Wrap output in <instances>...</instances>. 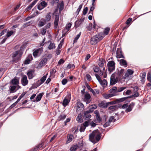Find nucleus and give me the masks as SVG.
Listing matches in <instances>:
<instances>
[{
	"instance_id": "f257e3e1",
	"label": "nucleus",
	"mask_w": 151,
	"mask_h": 151,
	"mask_svg": "<svg viewBox=\"0 0 151 151\" xmlns=\"http://www.w3.org/2000/svg\"><path fill=\"white\" fill-rule=\"evenodd\" d=\"M100 138L99 133L96 131H93L89 135V139L94 144L98 142Z\"/></svg>"
},
{
	"instance_id": "f03ea898",
	"label": "nucleus",
	"mask_w": 151,
	"mask_h": 151,
	"mask_svg": "<svg viewBox=\"0 0 151 151\" xmlns=\"http://www.w3.org/2000/svg\"><path fill=\"white\" fill-rule=\"evenodd\" d=\"M104 37V35L103 33H98L91 37L90 39V43L91 45H95L102 40Z\"/></svg>"
},
{
	"instance_id": "7ed1b4c3",
	"label": "nucleus",
	"mask_w": 151,
	"mask_h": 151,
	"mask_svg": "<svg viewBox=\"0 0 151 151\" xmlns=\"http://www.w3.org/2000/svg\"><path fill=\"white\" fill-rule=\"evenodd\" d=\"M22 54V53L20 50L13 52L12 54V62L15 63L18 62L20 60Z\"/></svg>"
},
{
	"instance_id": "20e7f679",
	"label": "nucleus",
	"mask_w": 151,
	"mask_h": 151,
	"mask_svg": "<svg viewBox=\"0 0 151 151\" xmlns=\"http://www.w3.org/2000/svg\"><path fill=\"white\" fill-rule=\"evenodd\" d=\"M95 75L101 85L104 88L106 87L107 86L108 83L107 81L104 79L102 80L100 76L97 74H95Z\"/></svg>"
},
{
	"instance_id": "39448f33",
	"label": "nucleus",
	"mask_w": 151,
	"mask_h": 151,
	"mask_svg": "<svg viewBox=\"0 0 151 151\" xmlns=\"http://www.w3.org/2000/svg\"><path fill=\"white\" fill-rule=\"evenodd\" d=\"M115 63L113 61H109L107 64V67L109 71L112 72L115 69Z\"/></svg>"
},
{
	"instance_id": "423d86ee",
	"label": "nucleus",
	"mask_w": 151,
	"mask_h": 151,
	"mask_svg": "<svg viewBox=\"0 0 151 151\" xmlns=\"http://www.w3.org/2000/svg\"><path fill=\"white\" fill-rule=\"evenodd\" d=\"M118 78L115 76V74L113 73L110 77V85L111 86L113 85L116 84L118 81Z\"/></svg>"
},
{
	"instance_id": "0eeeda50",
	"label": "nucleus",
	"mask_w": 151,
	"mask_h": 151,
	"mask_svg": "<svg viewBox=\"0 0 151 151\" xmlns=\"http://www.w3.org/2000/svg\"><path fill=\"white\" fill-rule=\"evenodd\" d=\"M70 95H68L65 98L63 102V105L64 106H66L69 103L70 100Z\"/></svg>"
},
{
	"instance_id": "6e6552de",
	"label": "nucleus",
	"mask_w": 151,
	"mask_h": 151,
	"mask_svg": "<svg viewBox=\"0 0 151 151\" xmlns=\"http://www.w3.org/2000/svg\"><path fill=\"white\" fill-rule=\"evenodd\" d=\"M113 104V103L112 102H110L105 103L104 102L102 101L99 104L98 106L100 107L106 108L109 105Z\"/></svg>"
},
{
	"instance_id": "1a4fd4ad",
	"label": "nucleus",
	"mask_w": 151,
	"mask_h": 151,
	"mask_svg": "<svg viewBox=\"0 0 151 151\" xmlns=\"http://www.w3.org/2000/svg\"><path fill=\"white\" fill-rule=\"evenodd\" d=\"M84 106L83 104L80 102L77 103L76 105V111L77 112L81 111L83 110Z\"/></svg>"
},
{
	"instance_id": "9d476101",
	"label": "nucleus",
	"mask_w": 151,
	"mask_h": 151,
	"mask_svg": "<svg viewBox=\"0 0 151 151\" xmlns=\"http://www.w3.org/2000/svg\"><path fill=\"white\" fill-rule=\"evenodd\" d=\"M43 47H41L37 49L33 53V56L35 57L39 56L43 51Z\"/></svg>"
},
{
	"instance_id": "9b49d317",
	"label": "nucleus",
	"mask_w": 151,
	"mask_h": 151,
	"mask_svg": "<svg viewBox=\"0 0 151 151\" xmlns=\"http://www.w3.org/2000/svg\"><path fill=\"white\" fill-rule=\"evenodd\" d=\"M47 4L45 1H42L40 2L37 6V9L41 10L47 6Z\"/></svg>"
},
{
	"instance_id": "f8f14e48",
	"label": "nucleus",
	"mask_w": 151,
	"mask_h": 151,
	"mask_svg": "<svg viewBox=\"0 0 151 151\" xmlns=\"http://www.w3.org/2000/svg\"><path fill=\"white\" fill-rule=\"evenodd\" d=\"M21 82L23 86H25L27 85L28 81L27 77L26 75H24L21 78Z\"/></svg>"
},
{
	"instance_id": "ddd939ff",
	"label": "nucleus",
	"mask_w": 151,
	"mask_h": 151,
	"mask_svg": "<svg viewBox=\"0 0 151 151\" xmlns=\"http://www.w3.org/2000/svg\"><path fill=\"white\" fill-rule=\"evenodd\" d=\"M59 16L58 14L55 15V21L54 22V27L56 29L58 25L59 21Z\"/></svg>"
},
{
	"instance_id": "4468645a",
	"label": "nucleus",
	"mask_w": 151,
	"mask_h": 151,
	"mask_svg": "<svg viewBox=\"0 0 151 151\" xmlns=\"http://www.w3.org/2000/svg\"><path fill=\"white\" fill-rule=\"evenodd\" d=\"M109 93L111 94L114 95V96L117 95V87L114 86L109 90Z\"/></svg>"
},
{
	"instance_id": "2eb2a0df",
	"label": "nucleus",
	"mask_w": 151,
	"mask_h": 151,
	"mask_svg": "<svg viewBox=\"0 0 151 151\" xmlns=\"http://www.w3.org/2000/svg\"><path fill=\"white\" fill-rule=\"evenodd\" d=\"M116 57L117 58H124V57L122 54V50L120 49H117L116 51Z\"/></svg>"
},
{
	"instance_id": "dca6fc26",
	"label": "nucleus",
	"mask_w": 151,
	"mask_h": 151,
	"mask_svg": "<svg viewBox=\"0 0 151 151\" xmlns=\"http://www.w3.org/2000/svg\"><path fill=\"white\" fill-rule=\"evenodd\" d=\"M90 98L91 96L89 93H86L85 94L84 100L87 104H88L90 102Z\"/></svg>"
},
{
	"instance_id": "f3484780",
	"label": "nucleus",
	"mask_w": 151,
	"mask_h": 151,
	"mask_svg": "<svg viewBox=\"0 0 151 151\" xmlns=\"http://www.w3.org/2000/svg\"><path fill=\"white\" fill-rule=\"evenodd\" d=\"M91 112L88 110L85 112L83 117V118L87 120L91 117V116L90 114Z\"/></svg>"
},
{
	"instance_id": "a211bd4d",
	"label": "nucleus",
	"mask_w": 151,
	"mask_h": 151,
	"mask_svg": "<svg viewBox=\"0 0 151 151\" xmlns=\"http://www.w3.org/2000/svg\"><path fill=\"white\" fill-rule=\"evenodd\" d=\"M117 60L119 62V64L125 67L127 66V63L125 60L122 59L121 60Z\"/></svg>"
},
{
	"instance_id": "6ab92c4d",
	"label": "nucleus",
	"mask_w": 151,
	"mask_h": 151,
	"mask_svg": "<svg viewBox=\"0 0 151 151\" xmlns=\"http://www.w3.org/2000/svg\"><path fill=\"white\" fill-rule=\"evenodd\" d=\"M134 106V103L133 102H132L128 106V108L126 109L125 110V112H129L131 111L133 107Z\"/></svg>"
},
{
	"instance_id": "aec40b11",
	"label": "nucleus",
	"mask_w": 151,
	"mask_h": 151,
	"mask_svg": "<svg viewBox=\"0 0 151 151\" xmlns=\"http://www.w3.org/2000/svg\"><path fill=\"white\" fill-rule=\"evenodd\" d=\"M134 89L135 91L132 95V96L134 97H136L139 96V93L137 92V91L138 90V88L137 86H136L134 87Z\"/></svg>"
},
{
	"instance_id": "412c9836",
	"label": "nucleus",
	"mask_w": 151,
	"mask_h": 151,
	"mask_svg": "<svg viewBox=\"0 0 151 151\" xmlns=\"http://www.w3.org/2000/svg\"><path fill=\"white\" fill-rule=\"evenodd\" d=\"M46 23V22L44 18H42L39 21L38 26L39 27H42L44 26Z\"/></svg>"
},
{
	"instance_id": "4be33fe9",
	"label": "nucleus",
	"mask_w": 151,
	"mask_h": 151,
	"mask_svg": "<svg viewBox=\"0 0 151 151\" xmlns=\"http://www.w3.org/2000/svg\"><path fill=\"white\" fill-rule=\"evenodd\" d=\"M67 140L66 142V144H68L71 142L74 138V136L72 134H68L67 136Z\"/></svg>"
},
{
	"instance_id": "5701e85b",
	"label": "nucleus",
	"mask_w": 151,
	"mask_h": 151,
	"mask_svg": "<svg viewBox=\"0 0 151 151\" xmlns=\"http://www.w3.org/2000/svg\"><path fill=\"white\" fill-rule=\"evenodd\" d=\"M94 114H95L97 120L99 122H101L102 121V119L100 117L99 111L98 110L95 111H94Z\"/></svg>"
},
{
	"instance_id": "b1692460",
	"label": "nucleus",
	"mask_w": 151,
	"mask_h": 151,
	"mask_svg": "<svg viewBox=\"0 0 151 151\" xmlns=\"http://www.w3.org/2000/svg\"><path fill=\"white\" fill-rule=\"evenodd\" d=\"M52 16V13L51 12L47 13L45 16V20L47 22H48L50 21Z\"/></svg>"
},
{
	"instance_id": "393cba45",
	"label": "nucleus",
	"mask_w": 151,
	"mask_h": 151,
	"mask_svg": "<svg viewBox=\"0 0 151 151\" xmlns=\"http://www.w3.org/2000/svg\"><path fill=\"white\" fill-rule=\"evenodd\" d=\"M38 0H34L27 8V11L31 9L33 6L37 3Z\"/></svg>"
},
{
	"instance_id": "a878e982",
	"label": "nucleus",
	"mask_w": 151,
	"mask_h": 151,
	"mask_svg": "<svg viewBox=\"0 0 151 151\" xmlns=\"http://www.w3.org/2000/svg\"><path fill=\"white\" fill-rule=\"evenodd\" d=\"M44 94V93H40L39 94L37 95L36 97V100L35 101H33L34 102H38L40 101L41 98H42V96Z\"/></svg>"
},
{
	"instance_id": "bb28decb",
	"label": "nucleus",
	"mask_w": 151,
	"mask_h": 151,
	"mask_svg": "<svg viewBox=\"0 0 151 151\" xmlns=\"http://www.w3.org/2000/svg\"><path fill=\"white\" fill-rule=\"evenodd\" d=\"M105 63V60L102 58L100 59L98 63L99 66L101 68L103 67Z\"/></svg>"
},
{
	"instance_id": "cd10ccee",
	"label": "nucleus",
	"mask_w": 151,
	"mask_h": 151,
	"mask_svg": "<svg viewBox=\"0 0 151 151\" xmlns=\"http://www.w3.org/2000/svg\"><path fill=\"white\" fill-rule=\"evenodd\" d=\"M15 30H14V31L12 30L9 31V30H8L7 31V32L6 36V37L8 38V37H10L13 34H14L15 33Z\"/></svg>"
},
{
	"instance_id": "c85d7f7f",
	"label": "nucleus",
	"mask_w": 151,
	"mask_h": 151,
	"mask_svg": "<svg viewBox=\"0 0 151 151\" xmlns=\"http://www.w3.org/2000/svg\"><path fill=\"white\" fill-rule=\"evenodd\" d=\"M134 73V71L131 69H128L127 72L125 74V76L126 77H128L129 75L133 74Z\"/></svg>"
},
{
	"instance_id": "c756f323",
	"label": "nucleus",
	"mask_w": 151,
	"mask_h": 151,
	"mask_svg": "<svg viewBox=\"0 0 151 151\" xmlns=\"http://www.w3.org/2000/svg\"><path fill=\"white\" fill-rule=\"evenodd\" d=\"M16 86H10L9 89L10 91V93H13L16 91L17 90H16Z\"/></svg>"
},
{
	"instance_id": "7c9ffc66",
	"label": "nucleus",
	"mask_w": 151,
	"mask_h": 151,
	"mask_svg": "<svg viewBox=\"0 0 151 151\" xmlns=\"http://www.w3.org/2000/svg\"><path fill=\"white\" fill-rule=\"evenodd\" d=\"M97 108V106L96 105L93 104L89 106V110L88 111L92 112L93 111L94 109H96Z\"/></svg>"
},
{
	"instance_id": "2f4dec72",
	"label": "nucleus",
	"mask_w": 151,
	"mask_h": 151,
	"mask_svg": "<svg viewBox=\"0 0 151 151\" xmlns=\"http://www.w3.org/2000/svg\"><path fill=\"white\" fill-rule=\"evenodd\" d=\"M114 95L110 93L109 94L104 93L103 94V96L105 99H108L114 96Z\"/></svg>"
},
{
	"instance_id": "473e14b6",
	"label": "nucleus",
	"mask_w": 151,
	"mask_h": 151,
	"mask_svg": "<svg viewBox=\"0 0 151 151\" xmlns=\"http://www.w3.org/2000/svg\"><path fill=\"white\" fill-rule=\"evenodd\" d=\"M66 117V115L64 114H61L58 117V120L60 121L64 119Z\"/></svg>"
},
{
	"instance_id": "72a5a7b5",
	"label": "nucleus",
	"mask_w": 151,
	"mask_h": 151,
	"mask_svg": "<svg viewBox=\"0 0 151 151\" xmlns=\"http://www.w3.org/2000/svg\"><path fill=\"white\" fill-rule=\"evenodd\" d=\"M78 148V146L77 145H73L70 148V151H76Z\"/></svg>"
},
{
	"instance_id": "f704fd0d",
	"label": "nucleus",
	"mask_w": 151,
	"mask_h": 151,
	"mask_svg": "<svg viewBox=\"0 0 151 151\" xmlns=\"http://www.w3.org/2000/svg\"><path fill=\"white\" fill-rule=\"evenodd\" d=\"M33 70L30 71L27 73V74L29 79H31L33 78Z\"/></svg>"
},
{
	"instance_id": "c9c22d12",
	"label": "nucleus",
	"mask_w": 151,
	"mask_h": 151,
	"mask_svg": "<svg viewBox=\"0 0 151 151\" xmlns=\"http://www.w3.org/2000/svg\"><path fill=\"white\" fill-rule=\"evenodd\" d=\"M32 57L31 55H29L28 56L27 58L25 60L24 63L25 64H29L30 62V58Z\"/></svg>"
},
{
	"instance_id": "e433bc0d",
	"label": "nucleus",
	"mask_w": 151,
	"mask_h": 151,
	"mask_svg": "<svg viewBox=\"0 0 151 151\" xmlns=\"http://www.w3.org/2000/svg\"><path fill=\"white\" fill-rule=\"evenodd\" d=\"M55 48V44L54 43L50 42L49 45L48 46V48L49 50L53 49Z\"/></svg>"
},
{
	"instance_id": "4c0bfd02",
	"label": "nucleus",
	"mask_w": 151,
	"mask_h": 151,
	"mask_svg": "<svg viewBox=\"0 0 151 151\" xmlns=\"http://www.w3.org/2000/svg\"><path fill=\"white\" fill-rule=\"evenodd\" d=\"M119 107L118 106H117L116 105L111 106L109 107L108 109L113 111L117 109Z\"/></svg>"
},
{
	"instance_id": "58836bf2",
	"label": "nucleus",
	"mask_w": 151,
	"mask_h": 151,
	"mask_svg": "<svg viewBox=\"0 0 151 151\" xmlns=\"http://www.w3.org/2000/svg\"><path fill=\"white\" fill-rule=\"evenodd\" d=\"M11 82L13 84L17 85L19 83V81L18 79L14 78L12 80Z\"/></svg>"
},
{
	"instance_id": "ea45409f",
	"label": "nucleus",
	"mask_w": 151,
	"mask_h": 151,
	"mask_svg": "<svg viewBox=\"0 0 151 151\" xmlns=\"http://www.w3.org/2000/svg\"><path fill=\"white\" fill-rule=\"evenodd\" d=\"M81 22L82 21L81 19L76 21L75 22V26L76 28H77L79 27L80 25L81 24Z\"/></svg>"
},
{
	"instance_id": "a19ab883",
	"label": "nucleus",
	"mask_w": 151,
	"mask_h": 151,
	"mask_svg": "<svg viewBox=\"0 0 151 151\" xmlns=\"http://www.w3.org/2000/svg\"><path fill=\"white\" fill-rule=\"evenodd\" d=\"M76 120L79 122H81L82 120V115L81 114H80L78 115L76 118Z\"/></svg>"
},
{
	"instance_id": "79ce46f5",
	"label": "nucleus",
	"mask_w": 151,
	"mask_h": 151,
	"mask_svg": "<svg viewBox=\"0 0 151 151\" xmlns=\"http://www.w3.org/2000/svg\"><path fill=\"white\" fill-rule=\"evenodd\" d=\"M64 6V3L63 1H62V2L60 3V6H59V12H61L63 9Z\"/></svg>"
},
{
	"instance_id": "37998d69",
	"label": "nucleus",
	"mask_w": 151,
	"mask_h": 151,
	"mask_svg": "<svg viewBox=\"0 0 151 151\" xmlns=\"http://www.w3.org/2000/svg\"><path fill=\"white\" fill-rule=\"evenodd\" d=\"M56 72V68H53L51 70L50 73L51 76H55Z\"/></svg>"
},
{
	"instance_id": "c03bdc74",
	"label": "nucleus",
	"mask_w": 151,
	"mask_h": 151,
	"mask_svg": "<svg viewBox=\"0 0 151 151\" xmlns=\"http://www.w3.org/2000/svg\"><path fill=\"white\" fill-rule=\"evenodd\" d=\"M81 32H80V33L76 36V37H75L74 39L73 40L74 43L77 42V40H78V39L79 38V37H80V36L81 35Z\"/></svg>"
},
{
	"instance_id": "a18cd8bd",
	"label": "nucleus",
	"mask_w": 151,
	"mask_h": 151,
	"mask_svg": "<svg viewBox=\"0 0 151 151\" xmlns=\"http://www.w3.org/2000/svg\"><path fill=\"white\" fill-rule=\"evenodd\" d=\"M48 75V73H47L45 75L42 77L40 79V81L41 82L43 83L44 81H45L46 79L47 75Z\"/></svg>"
},
{
	"instance_id": "49530a36",
	"label": "nucleus",
	"mask_w": 151,
	"mask_h": 151,
	"mask_svg": "<svg viewBox=\"0 0 151 151\" xmlns=\"http://www.w3.org/2000/svg\"><path fill=\"white\" fill-rule=\"evenodd\" d=\"M47 32V30L46 28L44 27L42 28L40 31L41 34L42 35H44L46 34Z\"/></svg>"
},
{
	"instance_id": "de8ad7c7",
	"label": "nucleus",
	"mask_w": 151,
	"mask_h": 151,
	"mask_svg": "<svg viewBox=\"0 0 151 151\" xmlns=\"http://www.w3.org/2000/svg\"><path fill=\"white\" fill-rule=\"evenodd\" d=\"M124 71V69H121L120 70H118L117 72V74L119 76H121L123 75Z\"/></svg>"
},
{
	"instance_id": "09e8293b",
	"label": "nucleus",
	"mask_w": 151,
	"mask_h": 151,
	"mask_svg": "<svg viewBox=\"0 0 151 151\" xmlns=\"http://www.w3.org/2000/svg\"><path fill=\"white\" fill-rule=\"evenodd\" d=\"M75 67V66L73 64H69L67 66V68L68 69H74Z\"/></svg>"
},
{
	"instance_id": "8fccbe9b",
	"label": "nucleus",
	"mask_w": 151,
	"mask_h": 151,
	"mask_svg": "<svg viewBox=\"0 0 151 151\" xmlns=\"http://www.w3.org/2000/svg\"><path fill=\"white\" fill-rule=\"evenodd\" d=\"M93 69L94 72L98 73L100 70V68L98 66H95L93 68Z\"/></svg>"
},
{
	"instance_id": "3c124183",
	"label": "nucleus",
	"mask_w": 151,
	"mask_h": 151,
	"mask_svg": "<svg viewBox=\"0 0 151 151\" xmlns=\"http://www.w3.org/2000/svg\"><path fill=\"white\" fill-rule=\"evenodd\" d=\"M110 29L108 27H107L105 29L104 31V34L103 33L104 35L105 34L106 35H107L108 34L109 32V31Z\"/></svg>"
},
{
	"instance_id": "603ef678",
	"label": "nucleus",
	"mask_w": 151,
	"mask_h": 151,
	"mask_svg": "<svg viewBox=\"0 0 151 151\" xmlns=\"http://www.w3.org/2000/svg\"><path fill=\"white\" fill-rule=\"evenodd\" d=\"M68 30L67 29H66L65 28V29L63 30L62 31V36H64L65 34L67 33L68 31Z\"/></svg>"
},
{
	"instance_id": "864d4df0",
	"label": "nucleus",
	"mask_w": 151,
	"mask_h": 151,
	"mask_svg": "<svg viewBox=\"0 0 151 151\" xmlns=\"http://www.w3.org/2000/svg\"><path fill=\"white\" fill-rule=\"evenodd\" d=\"M47 59L46 58H43L41 61L40 64H42V65H44V64L47 62Z\"/></svg>"
},
{
	"instance_id": "5fc2aeb1",
	"label": "nucleus",
	"mask_w": 151,
	"mask_h": 151,
	"mask_svg": "<svg viewBox=\"0 0 151 151\" xmlns=\"http://www.w3.org/2000/svg\"><path fill=\"white\" fill-rule=\"evenodd\" d=\"M147 80L151 83V74L150 72H148L147 75Z\"/></svg>"
},
{
	"instance_id": "6e6d98bb",
	"label": "nucleus",
	"mask_w": 151,
	"mask_h": 151,
	"mask_svg": "<svg viewBox=\"0 0 151 151\" xmlns=\"http://www.w3.org/2000/svg\"><path fill=\"white\" fill-rule=\"evenodd\" d=\"M86 128L84 125H83L82 124L81 125L79 129L80 131L81 132H84Z\"/></svg>"
},
{
	"instance_id": "4d7b16f0",
	"label": "nucleus",
	"mask_w": 151,
	"mask_h": 151,
	"mask_svg": "<svg viewBox=\"0 0 151 151\" xmlns=\"http://www.w3.org/2000/svg\"><path fill=\"white\" fill-rule=\"evenodd\" d=\"M126 88V87H122L118 88V89L117 88V92H121Z\"/></svg>"
},
{
	"instance_id": "13d9d810",
	"label": "nucleus",
	"mask_w": 151,
	"mask_h": 151,
	"mask_svg": "<svg viewBox=\"0 0 151 151\" xmlns=\"http://www.w3.org/2000/svg\"><path fill=\"white\" fill-rule=\"evenodd\" d=\"M25 95V93H22L19 97L18 99H17V101H16L17 103H18L21 99Z\"/></svg>"
},
{
	"instance_id": "bf43d9fd",
	"label": "nucleus",
	"mask_w": 151,
	"mask_h": 151,
	"mask_svg": "<svg viewBox=\"0 0 151 151\" xmlns=\"http://www.w3.org/2000/svg\"><path fill=\"white\" fill-rule=\"evenodd\" d=\"M71 25L72 24L70 23H68L66 25L65 27V28L66 29H68L69 31Z\"/></svg>"
},
{
	"instance_id": "052dcab7",
	"label": "nucleus",
	"mask_w": 151,
	"mask_h": 151,
	"mask_svg": "<svg viewBox=\"0 0 151 151\" xmlns=\"http://www.w3.org/2000/svg\"><path fill=\"white\" fill-rule=\"evenodd\" d=\"M109 122H110V123L111 122H115V120L114 117L113 116H111L109 119Z\"/></svg>"
},
{
	"instance_id": "680f3d73",
	"label": "nucleus",
	"mask_w": 151,
	"mask_h": 151,
	"mask_svg": "<svg viewBox=\"0 0 151 151\" xmlns=\"http://www.w3.org/2000/svg\"><path fill=\"white\" fill-rule=\"evenodd\" d=\"M86 79L88 81H91V76L88 74H86Z\"/></svg>"
},
{
	"instance_id": "e2e57ef3",
	"label": "nucleus",
	"mask_w": 151,
	"mask_h": 151,
	"mask_svg": "<svg viewBox=\"0 0 151 151\" xmlns=\"http://www.w3.org/2000/svg\"><path fill=\"white\" fill-rule=\"evenodd\" d=\"M88 10V8L87 7H86L84 8L83 11V14L85 15L87 13Z\"/></svg>"
},
{
	"instance_id": "0e129e2a",
	"label": "nucleus",
	"mask_w": 151,
	"mask_h": 151,
	"mask_svg": "<svg viewBox=\"0 0 151 151\" xmlns=\"http://www.w3.org/2000/svg\"><path fill=\"white\" fill-rule=\"evenodd\" d=\"M83 6V4H81L79 6L78 8L77 9V10L76 11V12L78 13V14H79V12L80 11L81 9L82 8Z\"/></svg>"
},
{
	"instance_id": "69168bd1",
	"label": "nucleus",
	"mask_w": 151,
	"mask_h": 151,
	"mask_svg": "<svg viewBox=\"0 0 151 151\" xmlns=\"http://www.w3.org/2000/svg\"><path fill=\"white\" fill-rule=\"evenodd\" d=\"M68 82L66 78H64L62 81V84L63 85H65Z\"/></svg>"
},
{
	"instance_id": "338daca9",
	"label": "nucleus",
	"mask_w": 151,
	"mask_h": 151,
	"mask_svg": "<svg viewBox=\"0 0 151 151\" xmlns=\"http://www.w3.org/2000/svg\"><path fill=\"white\" fill-rule=\"evenodd\" d=\"M7 38L6 36L4 37L3 38V40L0 42V45H2L4 43L6 40L7 39Z\"/></svg>"
},
{
	"instance_id": "774afa93",
	"label": "nucleus",
	"mask_w": 151,
	"mask_h": 151,
	"mask_svg": "<svg viewBox=\"0 0 151 151\" xmlns=\"http://www.w3.org/2000/svg\"><path fill=\"white\" fill-rule=\"evenodd\" d=\"M7 31L6 29H4L0 33V37L3 35L4 33L6 32Z\"/></svg>"
}]
</instances>
